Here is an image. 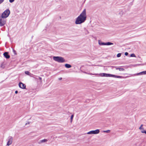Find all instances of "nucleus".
I'll use <instances>...</instances> for the list:
<instances>
[{
    "instance_id": "nucleus-1",
    "label": "nucleus",
    "mask_w": 146,
    "mask_h": 146,
    "mask_svg": "<svg viewBox=\"0 0 146 146\" xmlns=\"http://www.w3.org/2000/svg\"><path fill=\"white\" fill-rule=\"evenodd\" d=\"M86 10L84 9L80 15L76 19L75 23L76 25L80 24L86 20Z\"/></svg>"
},
{
    "instance_id": "nucleus-2",
    "label": "nucleus",
    "mask_w": 146,
    "mask_h": 146,
    "mask_svg": "<svg viewBox=\"0 0 146 146\" xmlns=\"http://www.w3.org/2000/svg\"><path fill=\"white\" fill-rule=\"evenodd\" d=\"M53 59L54 61L59 63H63L65 62L64 58L61 56H53Z\"/></svg>"
},
{
    "instance_id": "nucleus-3",
    "label": "nucleus",
    "mask_w": 146,
    "mask_h": 146,
    "mask_svg": "<svg viewBox=\"0 0 146 146\" xmlns=\"http://www.w3.org/2000/svg\"><path fill=\"white\" fill-rule=\"evenodd\" d=\"M10 11L9 9H7L2 14L1 17L5 19L8 17L10 14Z\"/></svg>"
},
{
    "instance_id": "nucleus-4",
    "label": "nucleus",
    "mask_w": 146,
    "mask_h": 146,
    "mask_svg": "<svg viewBox=\"0 0 146 146\" xmlns=\"http://www.w3.org/2000/svg\"><path fill=\"white\" fill-rule=\"evenodd\" d=\"M95 74L101 76L102 77H112L113 74H108L106 73H103L100 74Z\"/></svg>"
},
{
    "instance_id": "nucleus-5",
    "label": "nucleus",
    "mask_w": 146,
    "mask_h": 146,
    "mask_svg": "<svg viewBox=\"0 0 146 146\" xmlns=\"http://www.w3.org/2000/svg\"><path fill=\"white\" fill-rule=\"evenodd\" d=\"M6 19L0 16V26H4L6 23Z\"/></svg>"
},
{
    "instance_id": "nucleus-6",
    "label": "nucleus",
    "mask_w": 146,
    "mask_h": 146,
    "mask_svg": "<svg viewBox=\"0 0 146 146\" xmlns=\"http://www.w3.org/2000/svg\"><path fill=\"white\" fill-rule=\"evenodd\" d=\"M98 43L100 45H112L113 44V43H111L110 42H102L99 40L98 41Z\"/></svg>"
},
{
    "instance_id": "nucleus-7",
    "label": "nucleus",
    "mask_w": 146,
    "mask_h": 146,
    "mask_svg": "<svg viewBox=\"0 0 146 146\" xmlns=\"http://www.w3.org/2000/svg\"><path fill=\"white\" fill-rule=\"evenodd\" d=\"M13 140V137L11 136H9L8 138V142L7 145L9 146L12 143Z\"/></svg>"
},
{
    "instance_id": "nucleus-8",
    "label": "nucleus",
    "mask_w": 146,
    "mask_h": 146,
    "mask_svg": "<svg viewBox=\"0 0 146 146\" xmlns=\"http://www.w3.org/2000/svg\"><path fill=\"white\" fill-rule=\"evenodd\" d=\"M100 132V130L99 129H97L95 130L91 131L87 133V134H97Z\"/></svg>"
},
{
    "instance_id": "nucleus-9",
    "label": "nucleus",
    "mask_w": 146,
    "mask_h": 146,
    "mask_svg": "<svg viewBox=\"0 0 146 146\" xmlns=\"http://www.w3.org/2000/svg\"><path fill=\"white\" fill-rule=\"evenodd\" d=\"M19 87L22 89H25L26 88V85L25 84L22 82H20L19 84Z\"/></svg>"
},
{
    "instance_id": "nucleus-10",
    "label": "nucleus",
    "mask_w": 146,
    "mask_h": 146,
    "mask_svg": "<svg viewBox=\"0 0 146 146\" xmlns=\"http://www.w3.org/2000/svg\"><path fill=\"white\" fill-rule=\"evenodd\" d=\"M3 55L6 58H9L10 57V56L8 54V52H5L3 54Z\"/></svg>"
},
{
    "instance_id": "nucleus-11",
    "label": "nucleus",
    "mask_w": 146,
    "mask_h": 146,
    "mask_svg": "<svg viewBox=\"0 0 146 146\" xmlns=\"http://www.w3.org/2000/svg\"><path fill=\"white\" fill-rule=\"evenodd\" d=\"M145 74H146V71H144L137 73L136 75L138 76Z\"/></svg>"
},
{
    "instance_id": "nucleus-12",
    "label": "nucleus",
    "mask_w": 146,
    "mask_h": 146,
    "mask_svg": "<svg viewBox=\"0 0 146 146\" xmlns=\"http://www.w3.org/2000/svg\"><path fill=\"white\" fill-rule=\"evenodd\" d=\"M112 77H114L115 78H123V77L122 76H117V75H113Z\"/></svg>"
},
{
    "instance_id": "nucleus-13",
    "label": "nucleus",
    "mask_w": 146,
    "mask_h": 146,
    "mask_svg": "<svg viewBox=\"0 0 146 146\" xmlns=\"http://www.w3.org/2000/svg\"><path fill=\"white\" fill-rule=\"evenodd\" d=\"M65 66L67 68H70L72 67L71 66L70 64H65Z\"/></svg>"
},
{
    "instance_id": "nucleus-14",
    "label": "nucleus",
    "mask_w": 146,
    "mask_h": 146,
    "mask_svg": "<svg viewBox=\"0 0 146 146\" xmlns=\"http://www.w3.org/2000/svg\"><path fill=\"white\" fill-rule=\"evenodd\" d=\"M48 141L47 139H44L41 140L39 141V143H42L47 142Z\"/></svg>"
},
{
    "instance_id": "nucleus-15",
    "label": "nucleus",
    "mask_w": 146,
    "mask_h": 146,
    "mask_svg": "<svg viewBox=\"0 0 146 146\" xmlns=\"http://www.w3.org/2000/svg\"><path fill=\"white\" fill-rule=\"evenodd\" d=\"M116 70H119L120 71H123L124 70V69L123 68H116Z\"/></svg>"
},
{
    "instance_id": "nucleus-16",
    "label": "nucleus",
    "mask_w": 146,
    "mask_h": 146,
    "mask_svg": "<svg viewBox=\"0 0 146 146\" xmlns=\"http://www.w3.org/2000/svg\"><path fill=\"white\" fill-rule=\"evenodd\" d=\"M110 130H108L106 131H103V132H106L107 133H109L110 132Z\"/></svg>"
},
{
    "instance_id": "nucleus-17",
    "label": "nucleus",
    "mask_w": 146,
    "mask_h": 146,
    "mask_svg": "<svg viewBox=\"0 0 146 146\" xmlns=\"http://www.w3.org/2000/svg\"><path fill=\"white\" fill-rule=\"evenodd\" d=\"M25 73L28 75H29L31 74L28 71H25Z\"/></svg>"
},
{
    "instance_id": "nucleus-18",
    "label": "nucleus",
    "mask_w": 146,
    "mask_h": 146,
    "mask_svg": "<svg viewBox=\"0 0 146 146\" xmlns=\"http://www.w3.org/2000/svg\"><path fill=\"white\" fill-rule=\"evenodd\" d=\"M73 117H74V115H72L71 116V117H70L71 122H72V121Z\"/></svg>"
},
{
    "instance_id": "nucleus-19",
    "label": "nucleus",
    "mask_w": 146,
    "mask_h": 146,
    "mask_svg": "<svg viewBox=\"0 0 146 146\" xmlns=\"http://www.w3.org/2000/svg\"><path fill=\"white\" fill-rule=\"evenodd\" d=\"M121 54L120 53H119L118 54H117V57H119L121 56Z\"/></svg>"
},
{
    "instance_id": "nucleus-20",
    "label": "nucleus",
    "mask_w": 146,
    "mask_h": 146,
    "mask_svg": "<svg viewBox=\"0 0 146 146\" xmlns=\"http://www.w3.org/2000/svg\"><path fill=\"white\" fill-rule=\"evenodd\" d=\"M143 126V125L142 124L141 125L140 127H139V129H140V130H142L143 129V128L142 127V126Z\"/></svg>"
},
{
    "instance_id": "nucleus-21",
    "label": "nucleus",
    "mask_w": 146,
    "mask_h": 146,
    "mask_svg": "<svg viewBox=\"0 0 146 146\" xmlns=\"http://www.w3.org/2000/svg\"><path fill=\"white\" fill-rule=\"evenodd\" d=\"M130 56L131 57H135V56L134 54H131Z\"/></svg>"
},
{
    "instance_id": "nucleus-22",
    "label": "nucleus",
    "mask_w": 146,
    "mask_h": 146,
    "mask_svg": "<svg viewBox=\"0 0 146 146\" xmlns=\"http://www.w3.org/2000/svg\"><path fill=\"white\" fill-rule=\"evenodd\" d=\"M13 53H14V54H15V55L16 54V51L15 50L13 49Z\"/></svg>"
},
{
    "instance_id": "nucleus-23",
    "label": "nucleus",
    "mask_w": 146,
    "mask_h": 146,
    "mask_svg": "<svg viewBox=\"0 0 146 146\" xmlns=\"http://www.w3.org/2000/svg\"><path fill=\"white\" fill-rule=\"evenodd\" d=\"M145 131L143 129L142 130H141V132L142 133H144V132H145Z\"/></svg>"
},
{
    "instance_id": "nucleus-24",
    "label": "nucleus",
    "mask_w": 146,
    "mask_h": 146,
    "mask_svg": "<svg viewBox=\"0 0 146 146\" xmlns=\"http://www.w3.org/2000/svg\"><path fill=\"white\" fill-rule=\"evenodd\" d=\"M4 1V0H0V4L2 3Z\"/></svg>"
},
{
    "instance_id": "nucleus-25",
    "label": "nucleus",
    "mask_w": 146,
    "mask_h": 146,
    "mask_svg": "<svg viewBox=\"0 0 146 146\" xmlns=\"http://www.w3.org/2000/svg\"><path fill=\"white\" fill-rule=\"evenodd\" d=\"M15 0H9L10 2L12 3Z\"/></svg>"
},
{
    "instance_id": "nucleus-26",
    "label": "nucleus",
    "mask_w": 146,
    "mask_h": 146,
    "mask_svg": "<svg viewBox=\"0 0 146 146\" xmlns=\"http://www.w3.org/2000/svg\"><path fill=\"white\" fill-rule=\"evenodd\" d=\"M36 76V77H38L39 79L40 80H41H41H42V78L40 77H38V76Z\"/></svg>"
},
{
    "instance_id": "nucleus-27",
    "label": "nucleus",
    "mask_w": 146,
    "mask_h": 146,
    "mask_svg": "<svg viewBox=\"0 0 146 146\" xmlns=\"http://www.w3.org/2000/svg\"><path fill=\"white\" fill-rule=\"evenodd\" d=\"M128 54V53L127 52H125V56H127Z\"/></svg>"
},
{
    "instance_id": "nucleus-28",
    "label": "nucleus",
    "mask_w": 146,
    "mask_h": 146,
    "mask_svg": "<svg viewBox=\"0 0 146 146\" xmlns=\"http://www.w3.org/2000/svg\"><path fill=\"white\" fill-rule=\"evenodd\" d=\"M88 74L92 75H95V74H92V73H88ZM95 75H96L95 74Z\"/></svg>"
},
{
    "instance_id": "nucleus-29",
    "label": "nucleus",
    "mask_w": 146,
    "mask_h": 146,
    "mask_svg": "<svg viewBox=\"0 0 146 146\" xmlns=\"http://www.w3.org/2000/svg\"><path fill=\"white\" fill-rule=\"evenodd\" d=\"M29 123H30V122H27V123H26L25 124V125H27V124H29Z\"/></svg>"
},
{
    "instance_id": "nucleus-30",
    "label": "nucleus",
    "mask_w": 146,
    "mask_h": 146,
    "mask_svg": "<svg viewBox=\"0 0 146 146\" xmlns=\"http://www.w3.org/2000/svg\"><path fill=\"white\" fill-rule=\"evenodd\" d=\"M18 91H17H17H15V94H17V93H18Z\"/></svg>"
},
{
    "instance_id": "nucleus-31",
    "label": "nucleus",
    "mask_w": 146,
    "mask_h": 146,
    "mask_svg": "<svg viewBox=\"0 0 146 146\" xmlns=\"http://www.w3.org/2000/svg\"><path fill=\"white\" fill-rule=\"evenodd\" d=\"M33 78H34L35 79H37H37H38V78H36V77H33Z\"/></svg>"
},
{
    "instance_id": "nucleus-32",
    "label": "nucleus",
    "mask_w": 146,
    "mask_h": 146,
    "mask_svg": "<svg viewBox=\"0 0 146 146\" xmlns=\"http://www.w3.org/2000/svg\"><path fill=\"white\" fill-rule=\"evenodd\" d=\"M59 80H61L62 79V78H59Z\"/></svg>"
},
{
    "instance_id": "nucleus-33",
    "label": "nucleus",
    "mask_w": 146,
    "mask_h": 146,
    "mask_svg": "<svg viewBox=\"0 0 146 146\" xmlns=\"http://www.w3.org/2000/svg\"><path fill=\"white\" fill-rule=\"evenodd\" d=\"M86 31H87V34H88V33H89L88 32V31H87V30Z\"/></svg>"
},
{
    "instance_id": "nucleus-34",
    "label": "nucleus",
    "mask_w": 146,
    "mask_h": 146,
    "mask_svg": "<svg viewBox=\"0 0 146 146\" xmlns=\"http://www.w3.org/2000/svg\"><path fill=\"white\" fill-rule=\"evenodd\" d=\"M144 132V133H145L146 134V131H145Z\"/></svg>"
},
{
    "instance_id": "nucleus-35",
    "label": "nucleus",
    "mask_w": 146,
    "mask_h": 146,
    "mask_svg": "<svg viewBox=\"0 0 146 146\" xmlns=\"http://www.w3.org/2000/svg\"><path fill=\"white\" fill-rule=\"evenodd\" d=\"M85 73L87 74L86 72H85Z\"/></svg>"
}]
</instances>
